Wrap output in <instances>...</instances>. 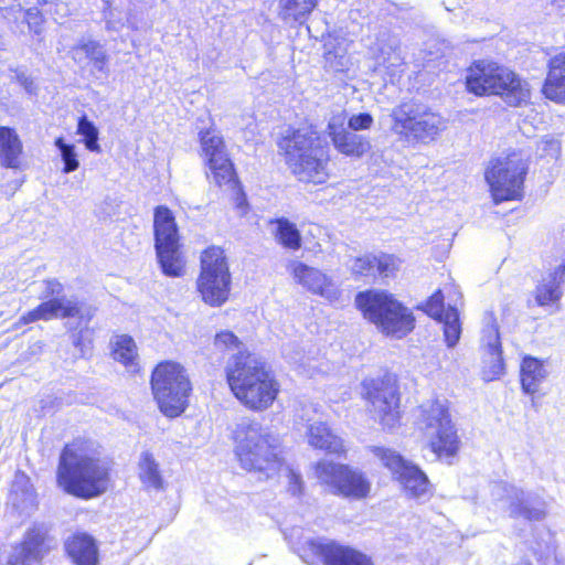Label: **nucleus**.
Masks as SVG:
<instances>
[{"mask_svg":"<svg viewBox=\"0 0 565 565\" xmlns=\"http://www.w3.org/2000/svg\"><path fill=\"white\" fill-rule=\"evenodd\" d=\"M154 249L160 269L168 277L184 275L185 260L180 250L179 232L173 213L166 205L154 209Z\"/></svg>","mask_w":565,"mask_h":565,"instance_id":"9d476101","label":"nucleus"},{"mask_svg":"<svg viewBox=\"0 0 565 565\" xmlns=\"http://www.w3.org/2000/svg\"><path fill=\"white\" fill-rule=\"evenodd\" d=\"M316 475L320 482L329 486L335 495L363 499L371 490V483L364 473L347 465L319 461L316 466Z\"/></svg>","mask_w":565,"mask_h":565,"instance_id":"2eb2a0df","label":"nucleus"},{"mask_svg":"<svg viewBox=\"0 0 565 565\" xmlns=\"http://www.w3.org/2000/svg\"><path fill=\"white\" fill-rule=\"evenodd\" d=\"M35 557V530L31 529L25 536L13 546L9 565H31Z\"/></svg>","mask_w":565,"mask_h":565,"instance_id":"7c9ffc66","label":"nucleus"},{"mask_svg":"<svg viewBox=\"0 0 565 565\" xmlns=\"http://www.w3.org/2000/svg\"><path fill=\"white\" fill-rule=\"evenodd\" d=\"M151 390L160 412L175 418L188 407L192 386L182 365L166 361L152 371Z\"/></svg>","mask_w":565,"mask_h":565,"instance_id":"6e6552de","label":"nucleus"},{"mask_svg":"<svg viewBox=\"0 0 565 565\" xmlns=\"http://www.w3.org/2000/svg\"><path fill=\"white\" fill-rule=\"evenodd\" d=\"M388 128L402 142L427 143L439 135L443 120L427 105L409 99L392 108L388 115Z\"/></svg>","mask_w":565,"mask_h":565,"instance_id":"423d86ee","label":"nucleus"},{"mask_svg":"<svg viewBox=\"0 0 565 565\" xmlns=\"http://www.w3.org/2000/svg\"><path fill=\"white\" fill-rule=\"evenodd\" d=\"M77 320H78V322L76 324H73L72 322H67L66 327L70 331H72V330H76L77 328L82 327L83 324L85 326V328H81L78 332H74L71 335L73 345L78 351V353L75 354V356L85 358L89 353L90 344H92V340L88 337V334H89V331L87 329L88 322H86L85 320L82 322L79 319H77Z\"/></svg>","mask_w":565,"mask_h":565,"instance_id":"58836bf2","label":"nucleus"},{"mask_svg":"<svg viewBox=\"0 0 565 565\" xmlns=\"http://www.w3.org/2000/svg\"><path fill=\"white\" fill-rule=\"evenodd\" d=\"M554 3L557 6V8L563 9L565 8V0H554Z\"/></svg>","mask_w":565,"mask_h":565,"instance_id":"864d4df0","label":"nucleus"},{"mask_svg":"<svg viewBox=\"0 0 565 565\" xmlns=\"http://www.w3.org/2000/svg\"><path fill=\"white\" fill-rule=\"evenodd\" d=\"M420 425L425 431L431 451L439 458H454L459 448L460 439L451 420L447 402L433 401L420 406Z\"/></svg>","mask_w":565,"mask_h":565,"instance_id":"1a4fd4ad","label":"nucleus"},{"mask_svg":"<svg viewBox=\"0 0 565 565\" xmlns=\"http://www.w3.org/2000/svg\"><path fill=\"white\" fill-rule=\"evenodd\" d=\"M376 44L382 55H387L384 62H388L390 65L396 66L402 63L401 55V40L397 35L393 34L390 30L384 29L379 32L376 36Z\"/></svg>","mask_w":565,"mask_h":565,"instance_id":"2f4dec72","label":"nucleus"},{"mask_svg":"<svg viewBox=\"0 0 565 565\" xmlns=\"http://www.w3.org/2000/svg\"><path fill=\"white\" fill-rule=\"evenodd\" d=\"M36 544H38V558H39L40 554L44 550H51V548L56 547L57 541L54 537H51V536H49V537L42 536V534L40 533V530L38 529V541H36Z\"/></svg>","mask_w":565,"mask_h":565,"instance_id":"603ef678","label":"nucleus"},{"mask_svg":"<svg viewBox=\"0 0 565 565\" xmlns=\"http://www.w3.org/2000/svg\"><path fill=\"white\" fill-rule=\"evenodd\" d=\"M295 344L288 343L282 347V355L288 360L289 363L292 364H301L303 359V353L300 350H294Z\"/></svg>","mask_w":565,"mask_h":565,"instance_id":"8fccbe9b","label":"nucleus"},{"mask_svg":"<svg viewBox=\"0 0 565 565\" xmlns=\"http://www.w3.org/2000/svg\"><path fill=\"white\" fill-rule=\"evenodd\" d=\"M57 483L75 498H98L109 488L110 468L106 461L88 455L76 444L66 445L60 455Z\"/></svg>","mask_w":565,"mask_h":565,"instance_id":"f257e3e1","label":"nucleus"},{"mask_svg":"<svg viewBox=\"0 0 565 565\" xmlns=\"http://www.w3.org/2000/svg\"><path fill=\"white\" fill-rule=\"evenodd\" d=\"M200 141L214 183L217 186L228 185L235 189L239 182L225 152L223 138L214 130H205L200 132Z\"/></svg>","mask_w":565,"mask_h":565,"instance_id":"a211bd4d","label":"nucleus"},{"mask_svg":"<svg viewBox=\"0 0 565 565\" xmlns=\"http://www.w3.org/2000/svg\"><path fill=\"white\" fill-rule=\"evenodd\" d=\"M562 284H565V260L539 282L535 300L540 306H548L558 301L562 296Z\"/></svg>","mask_w":565,"mask_h":565,"instance_id":"bb28decb","label":"nucleus"},{"mask_svg":"<svg viewBox=\"0 0 565 565\" xmlns=\"http://www.w3.org/2000/svg\"><path fill=\"white\" fill-rule=\"evenodd\" d=\"M232 277L224 250L216 246L206 248L201 255V273L196 280L202 300L211 307H220L227 299Z\"/></svg>","mask_w":565,"mask_h":565,"instance_id":"9b49d317","label":"nucleus"},{"mask_svg":"<svg viewBox=\"0 0 565 565\" xmlns=\"http://www.w3.org/2000/svg\"><path fill=\"white\" fill-rule=\"evenodd\" d=\"M437 321L443 323L444 337L448 348H454L461 335V323L458 309L449 306L447 308V313H445L441 319H437Z\"/></svg>","mask_w":565,"mask_h":565,"instance_id":"72a5a7b5","label":"nucleus"},{"mask_svg":"<svg viewBox=\"0 0 565 565\" xmlns=\"http://www.w3.org/2000/svg\"><path fill=\"white\" fill-rule=\"evenodd\" d=\"M299 555L311 565H373L367 555L329 539L307 541Z\"/></svg>","mask_w":565,"mask_h":565,"instance_id":"dca6fc26","label":"nucleus"},{"mask_svg":"<svg viewBox=\"0 0 565 565\" xmlns=\"http://www.w3.org/2000/svg\"><path fill=\"white\" fill-rule=\"evenodd\" d=\"M466 87L477 96L498 95L512 107L526 104L530 99L527 83L513 71L497 63L478 61L466 76Z\"/></svg>","mask_w":565,"mask_h":565,"instance_id":"20e7f679","label":"nucleus"},{"mask_svg":"<svg viewBox=\"0 0 565 565\" xmlns=\"http://www.w3.org/2000/svg\"><path fill=\"white\" fill-rule=\"evenodd\" d=\"M139 477L143 484L159 490L162 488V477L159 471V465L149 451L141 452L139 460Z\"/></svg>","mask_w":565,"mask_h":565,"instance_id":"473e14b6","label":"nucleus"},{"mask_svg":"<svg viewBox=\"0 0 565 565\" xmlns=\"http://www.w3.org/2000/svg\"><path fill=\"white\" fill-rule=\"evenodd\" d=\"M362 395L371 404L384 428L391 430L399 422V395L394 375L365 379Z\"/></svg>","mask_w":565,"mask_h":565,"instance_id":"4468645a","label":"nucleus"},{"mask_svg":"<svg viewBox=\"0 0 565 565\" xmlns=\"http://www.w3.org/2000/svg\"><path fill=\"white\" fill-rule=\"evenodd\" d=\"M547 377L543 361L532 355H525L520 366L521 387L525 394L533 395Z\"/></svg>","mask_w":565,"mask_h":565,"instance_id":"c85d7f7f","label":"nucleus"},{"mask_svg":"<svg viewBox=\"0 0 565 565\" xmlns=\"http://www.w3.org/2000/svg\"><path fill=\"white\" fill-rule=\"evenodd\" d=\"M374 124V118L370 113H358L347 117L345 125L352 131H363L370 129Z\"/></svg>","mask_w":565,"mask_h":565,"instance_id":"c03bdc74","label":"nucleus"},{"mask_svg":"<svg viewBox=\"0 0 565 565\" xmlns=\"http://www.w3.org/2000/svg\"><path fill=\"white\" fill-rule=\"evenodd\" d=\"M401 265V260L391 254L381 253L376 255V265H375V277L381 276L383 278H387L394 276L395 271L398 270Z\"/></svg>","mask_w":565,"mask_h":565,"instance_id":"79ce46f5","label":"nucleus"},{"mask_svg":"<svg viewBox=\"0 0 565 565\" xmlns=\"http://www.w3.org/2000/svg\"><path fill=\"white\" fill-rule=\"evenodd\" d=\"M426 312L434 319H441L447 309L444 306V295L441 290L435 291L426 302Z\"/></svg>","mask_w":565,"mask_h":565,"instance_id":"a18cd8bd","label":"nucleus"},{"mask_svg":"<svg viewBox=\"0 0 565 565\" xmlns=\"http://www.w3.org/2000/svg\"><path fill=\"white\" fill-rule=\"evenodd\" d=\"M45 290L42 291L43 298H49L47 301L38 306V320H50L53 318H76L82 321L89 322L95 315V308L76 298L60 297L63 287L53 279L45 280Z\"/></svg>","mask_w":565,"mask_h":565,"instance_id":"f3484780","label":"nucleus"},{"mask_svg":"<svg viewBox=\"0 0 565 565\" xmlns=\"http://www.w3.org/2000/svg\"><path fill=\"white\" fill-rule=\"evenodd\" d=\"M65 550L76 565H97L98 546L87 533H75L65 542Z\"/></svg>","mask_w":565,"mask_h":565,"instance_id":"5701e85b","label":"nucleus"},{"mask_svg":"<svg viewBox=\"0 0 565 565\" xmlns=\"http://www.w3.org/2000/svg\"><path fill=\"white\" fill-rule=\"evenodd\" d=\"M225 373L231 391L247 407L262 411L274 403L279 385L265 364L250 353L233 354Z\"/></svg>","mask_w":565,"mask_h":565,"instance_id":"7ed1b4c3","label":"nucleus"},{"mask_svg":"<svg viewBox=\"0 0 565 565\" xmlns=\"http://www.w3.org/2000/svg\"><path fill=\"white\" fill-rule=\"evenodd\" d=\"M355 303L363 316L387 335L401 339L415 327L413 312L386 291L359 292Z\"/></svg>","mask_w":565,"mask_h":565,"instance_id":"0eeeda50","label":"nucleus"},{"mask_svg":"<svg viewBox=\"0 0 565 565\" xmlns=\"http://www.w3.org/2000/svg\"><path fill=\"white\" fill-rule=\"evenodd\" d=\"M126 22L127 28L134 31L143 29L147 25L142 13L137 10L126 11Z\"/></svg>","mask_w":565,"mask_h":565,"instance_id":"de8ad7c7","label":"nucleus"},{"mask_svg":"<svg viewBox=\"0 0 565 565\" xmlns=\"http://www.w3.org/2000/svg\"><path fill=\"white\" fill-rule=\"evenodd\" d=\"M103 18L105 20V28L108 32H120L125 26H127L126 22V11L120 10L119 8L109 7L103 11Z\"/></svg>","mask_w":565,"mask_h":565,"instance_id":"37998d69","label":"nucleus"},{"mask_svg":"<svg viewBox=\"0 0 565 565\" xmlns=\"http://www.w3.org/2000/svg\"><path fill=\"white\" fill-rule=\"evenodd\" d=\"M76 134L82 136L81 141L90 152L99 153L102 151L99 140V130L97 126L86 115H82L77 120Z\"/></svg>","mask_w":565,"mask_h":565,"instance_id":"f704fd0d","label":"nucleus"},{"mask_svg":"<svg viewBox=\"0 0 565 565\" xmlns=\"http://www.w3.org/2000/svg\"><path fill=\"white\" fill-rule=\"evenodd\" d=\"M527 170V163L515 153L491 161L484 177L495 204L522 199Z\"/></svg>","mask_w":565,"mask_h":565,"instance_id":"f8f14e48","label":"nucleus"},{"mask_svg":"<svg viewBox=\"0 0 565 565\" xmlns=\"http://www.w3.org/2000/svg\"><path fill=\"white\" fill-rule=\"evenodd\" d=\"M23 162V143L14 128L0 126V166L20 169Z\"/></svg>","mask_w":565,"mask_h":565,"instance_id":"b1692460","label":"nucleus"},{"mask_svg":"<svg viewBox=\"0 0 565 565\" xmlns=\"http://www.w3.org/2000/svg\"><path fill=\"white\" fill-rule=\"evenodd\" d=\"M289 488L288 491L292 495H299L302 492V480L301 476L296 473L295 471H289Z\"/></svg>","mask_w":565,"mask_h":565,"instance_id":"3c124183","label":"nucleus"},{"mask_svg":"<svg viewBox=\"0 0 565 565\" xmlns=\"http://www.w3.org/2000/svg\"><path fill=\"white\" fill-rule=\"evenodd\" d=\"M243 203H245V198H242V199H239V200H238V202H237V206H238V207H242V206H243Z\"/></svg>","mask_w":565,"mask_h":565,"instance_id":"5fc2aeb1","label":"nucleus"},{"mask_svg":"<svg viewBox=\"0 0 565 565\" xmlns=\"http://www.w3.org/2000/svg\"><path fill=\"white\" fill-rule=\"evenodd\" d=\"M542 92L551 100L565 102V52L550 60L548 73Z\"/></svg>","mask_w":565,"mask_h":565,"instance_id":"a878e982","label":"nucleus"},{"mask_svg":"<svg viewBox=\"0 0 565 565\" xmlns=\"http://www.w3.org/2000/svg\"><path fill=\"white\" fill-rule=\"evenodd\" d=\"M38 6H42V12L38 10V17L43 14L51 15L54 20V15L58 14L60 8L63 7L62 3L58 2V0H38Z\"/></svg>","mask_w":565,"mask_h":565,"instance_id":"09e8293b","label":"nucleus"},{"mask_svg":"<svg viewBox=\"0 0 565 565\" xmlns=\"http://www.w3.org/2000/svg\"><path fill=\"white\" fill-rule=\"evenodd\" d=\"M306 437L308 444L330 454H339L343 450L342 439L334 435L326 423L313 422L308 424Z\"/></svg>","mask_w":565,"mask_h":565,"instance_id":"cd10ccee","label":"nucleus"},{"mask_svg":"<svg viewBox=\"0 0 565 565\" xmlns=\"http://www.w3.org/2000/svg\"><path fill=\"white\" fill-rule=\"evenodd\" d=\"M275 236L286 248L298 249L301 246V236L298 228L287 218L276 221Z\"/></svg>","mask_w":565,"mask_h":565,"instance_id":"e433bc0d","label":"nucleus"},{"mask_svg":"<svg viewBox=\"0 0 565 565\" xmlns=\"http://www.w3.org/2000/svg\"><path fill=\"white\" fill-rule=\"evenodd\" d=\"M277 146L300 181L321 184L327 180L329 147L313 127H287Z\"/></svg>","mask_w":565,"mask_h":565,"instance_id":"f03ea898","label":"nucleus"},{"mask_svg":"<svg viewBox=\"0 0 565 565\" xmlns=\"http://www.w3.org/2000/svg\"><path fill=\"white\" fill-rule=\"evenodd\" d=\"M318 0H280L279 17L286 23L302 24L316 8Z\"/></svg>","mask_w":565,"mask_h":565,"instance_id":"c756f323","label":"nucleus"},{"mask_svg":"<svg viewBox=\"0 0 565 565\" xmlns=\"http://www.w3.org/2000/svg\"><path fill=\"white\" fill-rule=\"evenodd\" d=\"M370 451L391 472L406 494L420 499L428 495L430 482L419 466L404 458L398 451L383 446H371Z\"/></svg>","mask_w":565,"mask_h":565,"instance_id":"ddd939ff","label":"nucleus"},{"mask_svg":"<svg viewBox=\"0 0 565 565\" xmlns=\"http://www.w3.org/2000/svg\"><path fill=\"white\" fill-rule=\"evenodd\" d=\"M376 255L366 254L353 259L350 266L355 278H375Z\"/></svg>","mask_w":565,"mask_h":565,"instance_id":"ea45409f","label":"nucleus"},{"mask_svg":"<svg viewBox=\"0 0 565 565\" xmlns=\"http://www.w3.org/2000/svg\"><path fill=\"white\" fill-rule=\"evenodd\" d=\"M113 356L116 361L121 362L130 371H136V344L131 337L120 335L115 342Z\"/></svg>","mask_w":565,"mask_h":565,"instance_id":"c9c22d12","label":"nucleus"},{"mask_svg":"<svg viewBox=\"0 0 565 565\" xmlns=\"http://www.w3.org/2000/svg\"><path fill=\"white\" fill-rule=\"evenodd\" d=\"M482 344L487 351L483 360V376L487 381H492L504 371L500 333L492 317L482 330Z\"/></svg>","mask_w":565,"mask_h":565,"instance_id":"aec40b11","label":"nucleus"},{"mask_svg":"<svg viewBox=\"0 0 565 565\" xmlns=\"http://www.w3.org/2000/svg\"><path fill=\"white\" fill-rule=\"evenodd\" d=\"M237 434L238 437L244 435L236 448L242 467L259 472L266 479L275 476L281 466L278 438L264 430L259 423L249 419H244L238 425Z\"/></svg>","mask_w":565,"mask_h":565,"instance_id":"39448f33","label":"nucleus"},{"mask_svg":"<svg viewBox=\"0 0 565 565\" xmlns=\"http://www.w3.org/2000/svg\"><path fill=\"white\" fill-rule=\"evenodd\" d=\"M73 60L83 63L88 60L94 70L106 73L108 54L104 44L90 38H82L71 50Z\"/></svg>","mask_w":565,"mask_h":565,"instance_id":"393cba45","label":"nucleus"},{"mask_svg":"<svg viewBox=\"0 0 565 565\" xmlns=\"http://www.w3.org/2000/svg\"><path fill=\"white\" fill-rule=\"evenodd\" d=\"M214 343L220 349H238L241 342L232 331H222L215 335Z\"/></svg>","mask_w":565,"mask_h":565,"instance_id":"49530a36","label":"nucleus"},{"mask_svg":"<svg viewBox=\"0 0 565 565\" xmlns=\"http://www.w3.org/2000/svg\"><path fill=\"white\" fill-rule=\"evenodd\" d=\"M510 515L542 521L546 515L545 501L534 492L514 489L510 494Z\"/></svg>","mask_w":565,"mask_h":565,"instance_id":"412c9836","label":"nucleus"},{"mask_svg":"<svg viewBox=\"0 0 565 565\" xmlns=\"http://www.w3.org/2000/svg\"><path fill=\"white\" fill-rule=\"evenodd\" d=\"M296 280L313 294L333 300L338 298V287L326 274L306 264L298 263L294 268Z\"/></svg>","mask_w":565,"mask_h":565,"instance_id":"4be33fe9","label":"nucleus"},{"mask_svg":"<svg viewBox=\"0 0 565 565\" xmlns=\"http://www.w3.org/2000/svg\"><path fill=\"white\" fill-rule=\"evenodd\" d=\"M54 143L63 162L62 171L64 173H71L77 170L79 167V160L75 145L66 142L63 137L56 138Z\"/></svg>","mask_w":565,"mask_h":565,"instance_id":"4c0bfd02","label":"nucleus"},{"mask_svg":"<svg viewBox=\"0 0 565 565\" xmlns=\"http://www.w3.org/2000/svg\"><path fill=\"white\" fill-rule=\"evenodd\" d=\"M32 483L29 476L17 471L10 486V495L15 502L24 501L31 495Z\"/></svg>","mask_w":565,"mask_h":565,"instance_id":"a19ab883","label":"nucleus"},{"mask_svg":"<svg viewBox=\"0 0 565 565\" xmlns=\"http://www.w3.org/2000/svg\"><path fill=\"white\" fill-rule=\"evenodd\" d=\"M345 121V111L333 114L328 121V135L340 153L360 158L371 149L370 140L348 128Z\"/></svg>","mask_w":565,"mask_h":565,"instance_id":"6ab92c4d","label":"nucleus"},{"mask_svg":"<svg viewBox=\"0 0 565 565\" xmlns=\"http://www.w3.org/2000/svg\"><path fill=\"white\" fill-rule=\"evenodd\" d=\"M524 565H532V564L527 562V563H525Z\"/></svg>","mask_w":565,"mask_h":565,"instance_id":"6e6d98bb","label":"nucleus"}]
</instances>
